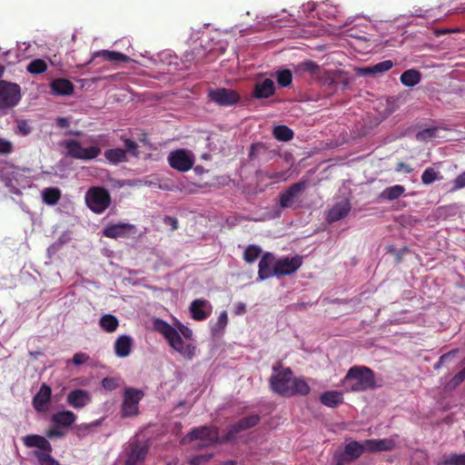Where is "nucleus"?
Returning <instances> with one entry per match:
<instances>
[{
    "mask_svg": "<svg viewBox=\"0 0 465 465\" xmlns=\"http://www.w3.org/2000/svg\"><path fill=\"white\" fill-rule=\"evenodd\" d=\"M272 374L269 380L271 390L282 397L290 398L294 395L306 396L311 387L302 377H292L290 367L283 368L281 362L272 365Z\"/></svg>",
    "mask_w": 465,
    "mask_h": 465,
    "instance_id": "1",
    "label": "nucleus"
},
{
    "mask_svg": "<svg viewBox=\"0 0 465 465\" xmlns=\"http://www.w3.org/2000/svg\"><path fill=\"white\" fill-rule=\"evenodd\" d=\"M153 328L165 338L170 347L183 358L192 360L195 356L196 347L192 343L185 344L182 338L183 335L187 340L193 339V332L189 327L178 322L177 329H175L167 322L155 319Z\"/></svg>",
    "mask_w": 465,
    "mask_h": 465,
    "instance_id": "2",
    "label": "nucleus"
},
{
    "mask_svg": "<svg viewBox=\"0 0 465 465\" xmlns=\"http://www.w3.org/2000/svg\"><path fill=\"white\" fill-rule=\"evenodd\" d=\"M346 391H364L375 387L374 372L365 366H353L349 369L342 380Z\"/></svg>",
    "mask_w": 465,
    "mask_h": 465,
    "instance_id": "3",
    "label": "nucleus"
},
{
    "mask_svg": "<svg viewBox=\"0 0 465 465\" xmlns=\"http://www.w3.org/2000/svg\"><path fill=\"white\" fill-rule=\"evenodd\" d=\"M307 186V181L302 180L292 184L279 195V204L282 209H296L302 203L301 197Z\"/></svg>",
    "mask_w": 465,
    "mask_h": 465,
    "instance_id": "4",
    "label": "nucleus"
},
{
    "mask_svg": "<svg viewBox=\"0 0 465 465\" xmlns=\"http://www.w3.org/2000/svg\"><path fill=\"white\" fill-rule=\"evenodd\" d=\"M86 205L95 213H102L111 203V196L104 187H92L85 194Z\"/></svg>",
    "mask_w": 465,
    "mask_h": 465,
    "instance_id": "5",
    "label": "nucleus"
},
{
    "mask_svg": "<svg viewBox=\"0 0 465 465\" xmlns=\"http://www.w3.org/2000/svg\"><path fill=\"white\" fill-rule=\"evenodd\" d=\"M64 147L67 154L74 159L89 161L95 159L101 153L100 147L93 145L87 148L82 146L81 143L76 140H68L64 142Z\"/></svg>",
    "mask_w": 465,
    "mask_h": 465,
    "instance_id": "6",
    "label": "nucleus"
},
{
    "mask_svg": "<svg viewBox=\"0 0 465 465\" xmlns=\"http://www.w3.org/2000/svg\"><path fill=\"white\" fill-rule=\"evenodd\" d=\"M20 98V86L17 84L0 81V109L15 106Z\"/></svg>",
    "mask_w": 465,
    "mask_h": 465,
    "instance_id": "7",
    "label": "nucleus"
},
{
    "mask_svg": "<svg viewBox=\"0 0 465 465\" xmlns=\"http://www.w3.org/2000/svg\"><path fill=\"white\" fill-rule=\"evenodd\" d=\"M143 395V391L141 390L134 388L125 389L121 411L123 417H131L138 414V404Z\"/></svg>",
    "mask_w": 465,
    "mask_h": 465,
    "instance_id": "8",
    "label": "nucleus"
},
{
    "mask_svg": "<svg viewBox=\"0 0 465 465\" xmlns=\"http://www.w3.org/2000/svg\"><path fill=\"white\" fill-rule=\"evenodd\" d=\"M167 160L170 166L179 172L189 171L194 163V157L193 153L184 149L171 152Z\"/></svg>",
    "mask_w": 465,
    "mask_h": 465,
    "instance_id": "9",
    "label": "nucleus"
},
{
    "mask_svg": "<svg viewBox=\"0 0 465 465\" xmlns=\"http://www.w3.org/2000/svg\"><path fill=\"white\" fill-rule=\"evenodd\" d=\"M208 97L220 106H232L240 100V94L236 91L223 87L209 90Z\"/></svg>",
    "mask_w": 465,
    "mask_h": 465,
    "instance_id": "10",
    "label": "nucleus"
},
{
    "mask_svg": "<svg viewBox=\"0 0 465 465\" xmlns=\"http://www.w3.org/2000/svg\"><path fill=\"white\" fill-rule=\"evenodd\" d=\"M302 264V258L295 255L292 258L283 257L276 261L274 264V274L277 277L290 275L295 272Z\"/></svg>",
    "mask_w": 465,
    "mask_h": 465,
    "instance_id": "11",
    "label": "nucleus"
},
{
    "mask_svg": "<svg viewBox=\"0 0 465 465\" xmlns=\"http://www.w3.org/2000/svg\"><path fill=\"white\" fill-rule=\"evenodd\" d=\"M218 431L207 426L195 428L192 430L183 439V441H193L201 440L204 441V445L211 444L216 440Z\"/></svg>",
    "mask_w": 465,
    "mask_h": 465,
    "instance_id": "12",
    "label": "nucleus"
},
{
    "mask_svg": "<svg viewBox=\"0 0 465 465\" xmlns=\"http://www.w3.org/2000/svg\"><path fill=\"white\" fill-rule=\"evenodd\" d=\"M52 390L51 387L45 383H43L34 396L32 404L34 409L40 413H45L49 409V403L51 401Z\"/></svg>",
    "mask_w": 465,
    "mask_h": 465,
    "instance_id": "13",
    "label": "nucleus"
},
{
    "mask_svg": "<svg viewBox=\"0 0 465 465\" xmlns=\"http://www.w3.org/2000/svg\"><path fill=\"white\" fill-rule=\"evenodd\" d=\"M261 420L258 414H252L247 417L241 419L238 422L232 424L226 434V440H232L239 432L251 429L257 425Z\"/></svg>",
    "mask_w": 465,
    "mask_h": 465,
    "instance_id": "14",
    "label": "nucleus"
},
{
    "mask_svg": "<svg viewBox=\"0 0 465 465\" xmlns=\"http://www.w3.org/2000/svg\"><path fill=\"white\" fill-rule=\"evenodd\" d=\"M276 258L273 253L266 252L262 254L258 265V278L261 281L267 280L274 274Z\"/></svg>",
    "mask_w": 465,
    "mask_h": 465,
    "instance_id": "15",
    "label": "nucleus"
},
{
    "mask_svg": "<svg viewBox=\"0 0 465 465\" xmlns=\"http://www.w3.org/2000/svg\"><path fill=\"white\" fill-rule=\"evenodd\" d=\"M212 311L211 303L204 299L193 300L190 305L191 316L198 322L206 320L211 315Z\"/></svg>",
    "mask_w": 465,
    "mask_h": 465,
    "instance_id": "16",
    "label": "nucleus"
},
{
    "mask_svg": "<svg viewBox=\"0 0 465 465\" xmlns=\"http://www.w3.org/2000/svg\"><path fill=\"white\" fill-rule=\"evenodd\" d=\"M134 232L135 226L134 224L119 223L106 226L103 234L107 238L116 239L120 237H126Z\"/></svg>",
    "mask_w": 465,
    "mask_h": 465,
    "instance_id": "17",
    "label": "nucleus"
},
{
    "mask_svg": "<svg viewBox=\"0 0 465 465\" xmlns=\"http://www.w3.org/2000/svg\"><path fill=\"white\" fill-rule=\"evenodd\" d=\"M351 205L348 199H344L336 203L327 213V221L329 223L338 222L345 218L351 212Z\"/></svg>",
    "mask_w": 465,
    "mask_h": 465,
    "instance_id": "18",
    "label": "nucleus"
},
{
    "mask_svg": "<svg viewBox=\"0 0 465 465\" xmlns=\"http://www.w3.org/2000/svg\"><path fill=\"white\" fill-rule=\"evenodd\" d=\"M66 401L74 409H82L91 402V395L87 391L75 389L68 393Z\"/></svg>",
    "mask_w": 465,
    "mask_h": 465,
    "instance_id": "19",
    "label": "nucleus"
},
{
    "mask_svg": "<svg viewBox=\"0 0 465 465\" xmlns=\"http://www.w3.org/2000/svg\"><path fill=\"white\" fill-rule=\"evenodd\" d=\"M274 93V82L270 78H266L262 81H258L255 83L253 86L252 96L256 99H265L272 96Z\"/></svg>",
    "mask_w": 465,
    "mask_h": 465,
    "instance_id": "20",
    "label": "nucleus"
},
{
    "mask_svg": "<svg viewBox=\"0 0 465 465\" xmlns=\"http://www.w3.org/2000/svg\"><path fill=\"white\" fill-rule=\"evenodd\" d=\"M24 445L27 448L35 447L41 451H52L51 443L43 436L37 434H29L23 438Z\"/></svg>",
    "mask_w": 465,
    "mask_h": 465,
    "instance_id": "21",
    "label": "nucleus"
},
{
    "mask_svg": "<svg viewBox=\"0 0 465 465\" xmlns=\"http://www.w3.org/2000/svg\"><path fill=\"white\" fill-rule=\"evenodd\" d=\"M133 348V339L126 334L120 335L114 341V353L119 358H126Z\"/></svg>",
    "mask_w": 465,
    "mask_h": 465,
    "instance_id": "22",
    "label": "nucleus"
},
{
    "mask_svg": "<svg viewBox=\"0 0 465 465\" xmlns=\"http://www.w3.org/2000/svg\"><path fill=\"white\" fill-rule=\"evenodd\" d=\"M363 452L362 442L352 440L345 445L343 453L339 456L342 460L351 462L360 458Z\"/></svg>",
    "mask_w": 465,
    "mask_h": 465,
    "instance_id": "23",
    "label": "nucleus"
},
{
    "mask_svg": "<svg viewBox=\"0 0 465 465\" xmlns=\"http://www.w3.org/2000/svg\"><path fill=\"white\" fill-rule=\"evenodd\" d=\"M76 420V415L71 411H61L54 413L51 421L56 427L68 428Z\"/></svg>",
    "mask_w": 465,
    "mask_h": 465,
    "instance_id": "24",
    "label": "nucleus"
},
{
    "mask_svg": "<svg viewBox=\"0 0 465 465\" xmlns=\"http://www.w3.org/2000/svg\"><path fill=\"white\" fill-rule=\"evenodd\" d=\"M53 94L56 95H70L74 93V86L67 79L56 78L50 84Z\"/></svg>",
    "mask_w": 465,
    "mask_h": 465,
    "instance_id": "25",
    "label": "nucleus"
},
{
    "mask_svg": "<svg viewBox=\"0 0 465 465\" xmlns=\"http://www.w3.org/2000/svg\"><path fill=\"white\" fill-rule=\"evenodd\" d=\"M321 402L329 408H336L343 401V395L338 391H328L320 396Z\"/></svg>",
    "mask_w": 465,
    "mask_h": 465,
    "instance_id": "26",
    "label": "nucleus"
},
{
    "mask_svg": "<svg viewBox=\"0 0 465 465\" xmlns=\"http://www.w3.org/2000/svg\"><path fill=\"white\" fill-rule=\"evenodd\" d=\"M102 57L105 61L115 62V63H128L131 61V58L120 52L116 51H109V50H101L94 53L93 58Z\"/></svg>",
    "mask_w": 465,
    "mask_h": 465,
    "instance_id": "27",
    "label": "nucleus"
},
{
    "mask_svg": "<svg viewBox=\"0 0 465 465\" xmlns=\"http://www.w3.org/2000/svg\"><path fill=\"white\" fill-rule=\"evenodd\" d=\"M147 453V446L137 442L133 445L132 450L126 460L130 461L133 465H137L138 462L143 461L145 459Z\"/></svg>",
    "mask_w": 465,
    "mask_h": 465,
    "instance_id": "28",
    "label": "nucleus"
},
{
    "mask_svg": "<svg viewBox=\"0 0 465 465\" xmlns=\"http://www.w3.org/2000/svg\"><path fill=\"white\" fill-rule=\"evenodd\" d=\"M400 80L404 86L412 87L420 82L421 74L418 70L409 69L401 74Z\"/></svg>",
    "mask_w": 465,
    "mask_h": 465,
    "instance_id": "29",
    "label": "nucleus"
},
{
    "mask_svg": "<svg viewBox=\"0 0 465 465\" xmlns=\"http://www.w3.org/2000/svg\"><path fill=\"white\" fill-rule=\"evenodd\" d=\"M104 154L105 159L113 164L127 161L126 151L122 148L107 149L104 151Z\"/></svg>",
    "mask_w": 465,
    "mask_h": 465,
    "instance_id": "30",
    "label": "nucleus"
},
{
    "mask_svg": "<svg viewBox=\"0 0 465 465\" xmlns=\"http://www.w3.org/2000/svg\"><path fill=\"white\" fill-rule=\"evenodd\" d=\"M404 193L405 187L403 185L396 184L384 189L381 193L380 198L393 201L399 199Z\"/></svg>",
    "mask_w": 465,
    "mask_h": 465,
    "instance_id": "31",
    "label": "nucleus"
},
{
    "mask_svg": "<svg viewBox=\"0 0 465 465\" xmlns=\"http://www.w3.org/2000/svg\"><path fill=\"white\" fill-rule=\"evenodd\" d=\"M99 325L106 332H114L119 326V321L113 314H104L100 318Z\"/></svg>",
    "mask_w": 465,
    "mask_h": 465,
    "instance_id": "32",
    "label": "nucleus"
},
{
    "mask_svg": "<svg viewBox=\"0 0 465 465\" xmlns=\"http://www.w3.org/2000/svg\"><path fill=\"white\" fill-rule=\"evenodd\" d=\"M273 137L281 142H289L293 138V131L287 125H277L272 130Z\"/></svg>",
    "mask_w": 465,
    "mask_h": 465,
    "instance_id": "33",
    "label": "nucleus"
},
{
    "mask_svg": "<svg viewBox=\"0 0 465 465\" xmlns=\"http://www.w3.org/2000/svg\"><path fill=\"white\" fill-rule=\"evenodd\" d=\"M43 201L48 205H54L61 198V192L58 188L49 187L42 192Z\"/></svg>",
    "mask_w": 465,
    "mask_h": 465,
    "instance_id": "34",
    "label": "nucleus"
},
{
    "mask_svg": "<svg viewBox=\"0 0 465 465\" xmlns=\"http://www.w3.org/2000/svg\"><path fill=\"white\" fill-rule=\"evenodd\" d=\"M52 451L34 450L33 454L37 459L40 465H61L51 456Z\"/></svg>",
    "mask_w": 465,
    "mask_h": 465,
    "instance_id": "35",
    "label": "nucleus"
},
{
    "mask_svg": "<svg viewBox=\"0 0 465 465\" xmlns=\"http://www.w3.org/2000/svg\"><path fill=\"white\" fill-rule=\"evenodd\" d=\"M262 249L258 245L250 244L248 245L243 252V260L247 263H252L254 262L257 258L261 255Z\"/></svg>",
    "mask_w": 465,
    "mask_h": 465,
    "instance_id": "36",
    "label": "nucleus"
},
{
    "mask_svg": "<svg viewBox=\"0 0 465 465\" xmlns=\"http://www.w3.org/2000/svg\"><path fill=\"white\" fill-rule=\"evenodd\" d=\"M274 76L282 87L289 86L292 82V74L289 69H282L275 72Z\"/></svg>",
    "mask_w": 465,
    "mask_h": 465,
    "instance_id": "37",
    "label": "nucleus"
},
{
    "mask_svg": "<svg viewBox=\"0 0 465 465\" xmlns=\"http://www.w3.org/2000/svg\"><path fill=\"white\" fill-rule=\"evenodd\" d=\"M392 66L393 63L391 60H385L372 66L366 67L365 72L368 74H381L389 71Z\"/></svg>",
    "mask_w": 465,
    "mask_h": 465,
    "instance_id": "38",
    "label": "nucleus"
},
{
    "mask_svg": "<svg viewBox=\"0 0 465 465\" xmlns=\"http://www.w3.org/2000/svg\"><path fill=\"white\" fill-rule=\"evenodd\" d=\"M268 152V147L263 143H252L249 150V159L253 161L259 156L265 154Z\"/></svg>",
    "mask_w": 465,
    "mask_h": 465,
    "instance_id": "39",
    "label": "nucleus"
},
{
    "mask_svg": "<svg viewBox=\"0 0 465 465\" xmlns=\"http://www.w3.org/2000/svg\"><path fill=\"white\" fill-rule=\"evenodd\" d=\"M27 71L33 74H39L46 71L47 64L43 59H35L29 63Z\"/></svg>",
    "mask_w": 465,
    "mask_h": 465,
    "instance_id": "40",
    "label": "nucleus"
},
{
    "mask_svg": "<svg viewBox=\"0 0 465 465\" xmlns=\"http://www.w3.org/2000/svg\"><path fill=\"white\" fill-rule=\"evenodd\" d=\"M439 465H465V453H451L444 458Z\"/></svg>",
    "mask_w": 465,
    "mask_h": 465,
    "instance_id": "41",
    "label": "nucleus"
},
{
    "mask_svg": "<svg viewBox=\"0 0 465 465\" xmlns=\"http://www.w3.org/2000/svg\"><path fill=\"white\" fill-rule=\"evenodd\" d=\"M320 66L312 61H305L299 64L296 67V71L301 73H309L311 74H315L319 71Z\"/></svg>",
    "mask_w": 465,
    "mask_h": 465,
    "instance_id": "42",
    "label": "nucleus"
},
{
    "mask_svg": "<svg viewBox=\"0 0 465 465\" xmlns=\"http://www.w3.org/2000/svg\"><path fill=\"white\" fill-rule=\"evenodd\" d=\"M439 179V172L431 167L426 168L421 174V182L426 185L430 184Z\"/></svg>",
    "mask_w": 465,
    "mask_h": 465,
    "instance_id": "43",
    "label": "nucleus"
},
{
    "mask_svg": "<svg viewBox=\"0 0 465 465\" xmlns=\"http://www.w3.org/2000/svg\"><path fill=\"white\" fill-rule=\"evenodd\" d=\"M465 380V368L462 369L460 371H459L457 374H455L451 380L447 382L445 385V389L447 391L454 390L456 387H458L463 381Z\"/></svg>",
    "mask_w": 465,
    "mask_h": 465,
    "instance_id": "44",
    "label": "nucleus"
},
{
    "mask_svg": "<svg viewBox=\"0 0 465 465\" xmlns=\"http://www.w3.org/2000/svg\"><path fill=\"white\" fill-rule=\"evenodd\" d=\"M101 383L104 390L112 391L119 387L120 379L114 377H105L103 379Z\"/></svg>",
    "mask_w": 465,
    "mask_h": 465,
    "instance_id": "45",
    "label": "nucleus"
},
{
    "mask_svg": "<svg viewBox=\"0 0 465 465\" xmlns=\"http://www.w3.org/2000/svg\"><path fill=\"white\" fill-rule=\"evenodd\" d=\"M395 447V441L391 439L377 440L376 452L391 450Z\"/></svg>",
    "mask_w": 465,
    "mask_h": 465,
    "instance_id": "46",
    "label": "nucleus"
},
{
    "mask_svg": "<svg viewBox=\"0 0 465 465\" xmlns=\"http://www.w3.org/2000/svg\"><path fill=\"white\" fill-rule=\"evenodd\" d=\"M99 425V421H95V422H93V423H82L80 425H77L75 427V431H76V434L79 436V437H84L86 436L91 429L93 427H95V426H98Z\"/></svg>",
    "mask_w": 465,
    "mask_h": 465,
    "instance_id": "47",
    "label": "nucleus"
},
{
    "mask_svg": "<svg viewBox=\"0 0 465 465\" xmlns=\"http://www.w3.org/2000/svg\"><path fill=\"white\" fill-rule=\"evenodd\" d=\"M18 133L22 135H28L32 132V127L28 121L17 119L15 121Z\"/></svg>",
    "mask_w": 465,
    "mask_h": 465,
    "instance_id": "48",
    "label": "nucleus"
},
{
    "mask_svg": "<svg viewBox=\"0 0 465 465\" xmlns=\"http://www.w3.org/2000/svg\"><path fill=\"white\" fill-rule=\"evenodd\" d=\"M90 360V356L85 352H77L75 353L73 358L69 361L73 364L79 366L85 362H87Z\"/></svg>",
    "mask_w": 465,
    "mask_h": 465,
    "instance_id": "49",
    "label": "nucleus"
},
{
    "mask_svg": "<svg viewBox=\"0 0 465 465\" xmlns=\"http://www.w3.org/2000/svg\"><path fill=\"white\" fill-rule=\"evenodd\" d=\"M124 143L125 146L124 150L126 151V153H130L133 156H138V145L134 141L131 139H124Z\"/></svg>",
    "mask_w": 465,
    "mask_h": 465,
    "instance_id": "50",
    "label": "nucleus"
},
{
    "mask_svg": "<svg viewBox=\"0 0 465 465\" xmlns=\"http://www.w3.org/2000/svg\"><path fill=\"white\" fill-rule=\"evenodd\" d=\"M13 143L0 137V154H9L13 152Z\"/></svg>",
    "mask_w": 465,
    "mask_h": 465,
    "instance_id": "51",
    "label": "nucleus"
},
{
    "mask_svg": "<svg viewBox=\"0 0 465 465\" xmlns=\"http://www.w3.org/2000/svg\"><path fill=\"white\" fill-rule=\"evenodd\" d=\"M212 454L197 455L193 457L189 463L190 465H201L203 462H207L212 458Z\"/></svg>",
    "mask_w": 465,
    "mask_h": 465,
    "instance_id": "52",
    "label": "nucleus"
},
{
    "mask_svg": "<svg viewBox=\"0 0 465 465\" xmlns=\"http://www.w3.org/2000/svg\"><path fill=\"white\" fill-rule=\"evenodd\" d=\"M362 446H363L364 452L365 451L371 452V453L376 452L377 440H374V439L365 440L362 441Z\"/></svg>",
    "mask_w": 465,
    "mask_h": 465,
    "instance_id": "53",
    "label": "nucleus"
},
{
    "mask_svg": "<svg viewBox=\"0 0 465 465\" xmlns=\"http://www.w3.org/2000/svg\"><path fill=\"white\" fill-rule=\"evenodd\" d=\"M465 187V172L459 174L454 180V190H460Z\"/></svg>",
    "mask_w": 465,
    "mask_h": 465,
    "instance_id": "54",
    "label": "nucleus"
},
{
    "mask_svg": "<svg viewBox=\"0 0 465 465\" xmlns=\"http://www.w3.org/2000/svg\"><path fill=\"white\" fill-rule=\"evenodd\" d=\"M455 353L456 350H453L441 355L439 359V361L434 365V369H439L442 363L449 361Z\"/></svg>",
    "mask_w": 465,
    "mask_h": 465,
    "instance_id": "55",
    "label": "nucleus"
},
{
    "mask_svg": "<svg viewBox=\"0 0 465 465\" xmlns=\"http://www.w3.org/2000/svg\"><path fill=\"white\" fill-rule=\"evenodd\" d=\"M163 223L166 225H170L172 231H175L178 228V221L175 217L166 215L163 218Z\"/></svg>",
    "mask_w": 465,
    "mask_h": 465,
    "instance_id": "56",
    "label": "nucleus"
},
{
    "mask_svg": "<svg viewBox=\"0 0 465 465\" xmlns=\"http://www.w3.org/2000/svg\"><path fill=\"white\" fill-rule=\"evenodd\" d=\"M60 428L61 427L54 426V428L50 429L46 432L47 437L52 439V438H60V437L64 436V432L61 431Z\"/></svg>",
    "mask_w": 465,
    "mask_h": 465,
    "instance_id": "57",
    "label": "nucleus"
},
{
    "mask_svg": "<svg viewBox=\"0 0 465 465\" xmlns=\"http://www.w3.org/2000/svg\"><path fill=\"white\" fill-rule=\"evenodd\" d=\"M265 176L272 180H286V172L266 173Z\"/></svg>",
    "mask_w": 465,
    "mask_h": 465,
    "instance_id": "58",
    "label": "nucleus"
},
{
    "mask_svg": "<svg viewBox=\"0 0 465 465\" xmlns=\"http://www.w3.org/2000/svg\"><path fill=\"white\" fill-rule=\"evenodd\" d=\"M228 322V316L226 312H221L217 320V325L219 328H224Z\"/></svg>",
    "mask_w": 465,
    "mask_h": 465,
    "instance_id": "59",
    "label": "nucleus"
},
{
    "mask_svg": "<svg viewBox=\"0 0 465 465\" xmlns=\"http://www.w3.org/2000/svg\"><path fill=\"white\" fill-rule=\"evenodd\" d=\"M395 170H396L397 172H401V171H403V172H405L406 173H411L412 172V168H411L409 164H407V163H403V162H400V163H397V165H396Z\"/></svg>",
    "mask_w": 465,
    "mask_h": 465,
    "instance_id": "60",
    "label": "nucleus"
},
{
    "mask_svg": "<svg viewBox=\"0 0 465 465\" xmlns=\"http://www.w3.org/2000/svg\"><path fill=\"white\" fill-rule=\"evenodd\" d=\"M70 124L69 120L65 117H58L56 119V125L60 128H66Z\"/></svg>",
    "mask_w": 465,
    "mask_h": 465,
    "instance_id": "61",
    "label": "nucleus"
},
{
    "mask_svg": "<svg viewBox=\"0 0 465 465\" xmlns=\"http://www.w3.org/2000/svg\"><path fill=\"white\" fill-rule=\"evenodd\" d=\"M433 134V131L430 129H426L421 133H419L418 136H430L431 137Z\"/></svg>",
    "mask_w": 465,
    "mask_h": 465,
    "instance_id": "62",
    "label": "nucleus"
},
{
    "mask_svg": "<svg viewBox=\"0 0 465 465\" xmlns=\"http://www.w3.org/2000/svg\"><path fill=\"white\" fill-rule=\"evenodd\" d=\"M344 463H347L345 460H342V458L340 456H337V462L335 465H344Z\"/></svg>",
    "mask_w": 465,
    "mask_h": 465,
    "instance_id": "63",
    "label": "nucleus"
},
{
    "mask_svg": "<svg viewBox=\"0 0 465 465\" xmlns=\"http://www.w3.org/2000/svg\"><path fill=\"white\" fill-rule=\"evenodd\" d=\"M5 71V67L3 65L0 64V76L2 75V74L4 73Z\"/></svg>",
    "mask_w": 465,
    "mask_h": 465,
    "instance_id": "64",
    "label": "nucleus"
}]
</instances>
